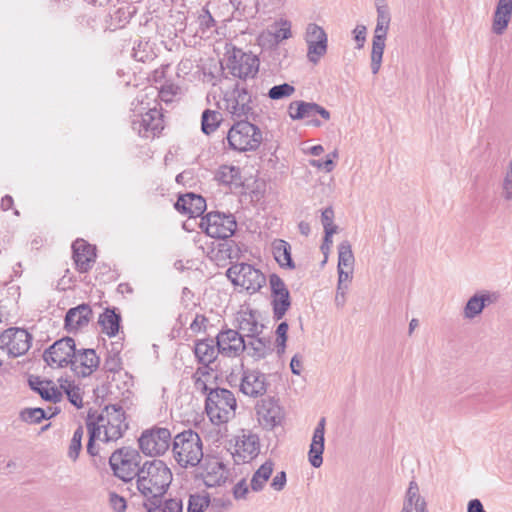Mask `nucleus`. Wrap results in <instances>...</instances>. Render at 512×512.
<instances>
[{
  "label": "nucleus",
  "mask_w": 512,
  "mask_h": 512,
  "mask_svg": "<svg viewBox=\"0 0 512 512\" xmlns=\"http://www.w3.org/2000/svg\"><path fill=\"white\" fill-rule=\"evenodd\" d=\"M220 355L228 358L240 356L247 348L244 337L234 329L221 330L216 336Z\"/></svg>",
  "instance_id": "nucleus-16"
},
{
  "label": "nucleus",
  "mask_w": 512,
  "mask_h": 512,
  "mask_svg": "<svg viewBox=\"0 0 512 512\" xmlns=\"http://www.w3.org/2000/svg\"><path fill=\"white\" fill-rule=\"evenodd\" d=\"M227 141L232 150L255 151L262 142V132L248 120H238L229 129Z\"/></svg>",
  "instance_id": "nucleus-5"
},
{
  "label": "nucleus",
  "mask_w": 512,
  "mask_h": 512,
  "mask_svg": "<svg viewBox=\"0 0 512 512\" xmlns=\"http://www.w3.org/2000/svg\"><path fill=\"white\" fill-rule=\"evenodd\" d=\"M246 346L249 349V355L256 360L265 358L273 351L271 340L266 337L256 336Z\"/></svg>",
  "instance_id": "nucleus-35"
},
{
  "label": "nucleus",
  "mask_w": 512,
  "mask_h": 512,
  "mask_svg": "<svg viewBox=\"0 0 512 512\" xmlns=\"http://www.w3.org/2000/svg\"><path fill=\"white\" fill-rule=\"evenodd\" d=\"M104 368L108 372H118L122 369V360L120 357V351L112 349L108 352L105 359Z\"/></svg>",
  "instance_id": "nucleus-49"
},
{
  "label": "nucleus",
  "mask_w": 512,
  "mask_h": 512,
  "mask_svg": "<svg viewBox=\"0 0 512 512\" xmlns=\"http://www.w3.org/2000/svg\"><path fill=\"white\" fill-rule=\"evenodd\" d=\"M172 481V472L161 460L145 461L137 477V489L150 502L161 498Z\"/></svg>",
  "instance_id": "nucleus-1"
},
{
  "label": "nucleus",
  "mask_w": 512,
  "mask_h": 512,
  "mask_svg": "<svg viewBox=\"0 0 512 512\" xmlns=\"http://www.w3.org/2000/svg\"><path fill=\"white\" fill-rule=\"evenodd\" d=\"M84 435V429L82 426H79L73 433V437L71 439L69 450H68V456L75 461L82 448V438Z\"/></svg>",
  "instance_id": "nucleus-47"
},
{
  "label": "nucleus",
  "mask_w": 512,
  "mask_h": 512,
  "mask_svg": "<svg viewBox=\"0 0 512 512\" xmlns=\"http://www.w3.org/2000/svg\"><path fill=\"white\" fill-rule=\"evenodd\" d=\"M141 460L142 457L136 449L122 447L111 454L109 465L116 477L124 482H129L138 477Z\"/></svg>",
  "instance_id": "nucleus-7"
},
{
  "label": "nucleus",
  "mask_w": 512,
  "mask_h": 512,
  "mask_svg": "<svg viewBox=\"0 0 512 512\" xmlns=\"http://www.w3.org/2000/svg\"><path fill=\"white\" fill-rule=\"evenodd\" d=\"M172 441L170 430L158 426L144 430L138 439L139 448L147 456L163 455L172 447Z\"/></svg>",
  "instance_id": "nucleus-9"
},
{
  "label": "nucleus",
  "mask_w": 512,
  "mask_h": 512,
  "mask_svg": "<svg viewBox=\"0 0 512 512\" xmlns=\"http://www.w3.org/2000/svg\"><path fill=\"white\" fill-rule=\"evenodd\" d=\"M199 25L203 30H209L215 26L216 22L208 10H205L198 18Z\"/></svg>",
  "instance_id": "nucleus-62"
},
{
  "label": "nucleus",
  "mask_w": 512,
  "mask_h": 512,
  "mask_svg": "<svg viewBox=\"0 0 512 512\" xmlns=\"http://www.w3.org/2000/svg\"><path fill=\"white\" fill-rule=\"evenodd\" d=\"M51 381H43L39 377H32L29 379V386L33 391H36L42 399L53 403L62 400V392L55 386H51Z\"/></svg>",
  "instance_id": "nucleus-29"
},
{
  "label": "nucleus",
  "mask_w": 512,
  "mask_h": 512,
  "mask_svg": "<svg viewBox=\"0 0 512 512\" xmlns=\"http://www.w3.org/2000/svg\"><path fill=\"white\" fill-rule=\"evenodd\" d=\"M367 29L364 25H357L353 30L354 39L357 42V48H362L366 40Z\"/></svg>",
  "instance_id": "nucleus-63"
},
{
  "label": "nucleus",
  "mask_w": 512,
  "mask_h": 512,
  "mask_svg": "<svg viewBox=\"0 0 512 512\" xmlns=\"http://www.w3.org/2000/svg\"><path fill=\"white\" fill-rule=\"evenodd\" d=\"M511 16L512 9L496 6L492 24V30L496 35H502L505 32L510 22Z\"/></svg>",
  "instance_id": "nucleus-38"
},
{
  "label": "nucleus",
  "mask_w": 512,
  "mask_h": 512,
  "mask_svg": "<svg viewBox=\"0 0 512 512\" xmlns=\"http://www.w3.org/2000/svg\"><path fill=\"white\" fill-rule=\"evenodd\" d=\"M215 180L225 186L238 188L242 185L241 171L239 167L222 165L215 173Z\"/></svg>",
  "instance_id": "nucleus-30"
},
{
  "label": "nucleus",
  "mask_w": 512,
  "mask_h": 512,
  "mask_svg": "<svg viewBox=\"0 0 512 512\" xmlns=\"http://www.w3.org/2000/svg\"><path fill=\"white\" fill-rule=\"evenodd\" d=\"M72 251L76 269L81 273L88 272L96 259L95 247L84 239H77L72 244Z\"/></svg>",
  "instance_id": "nucleus-20"
},
{
  "label": "nucleus",
  "mask_w": 512,
  "mask_h": 512,
  "mask_svg": "<svg viewBox=\"0 0 512 512\" xmlns=\"http://www.w3.org/2000/svg\"><path fill=\"white\" fill-rule=\"evenodd\" d=\"M147 512H182L183 502L180 498H170L163 503L160 498L144 503Z\"/></svg>",
  "instance_id": "nucleus-33"
},
{
  "label": "nucleus",
  "mask_w": 512,
  "mask_h": 512,
  "mask_svg": "<svg viewBox=\"0 0 512 512\" xmlns=\"http://www.w3.org/2000/svg\"><path fill=\"white\" fill-rule=\"evenodd\" d=\"M278 28L273 32V37L276 43L289 39L291 34V23L288 20L281 19L278 23Z\"/></svg>",
  "instance_id": "nucleus-50"
},
{
  "label": "nucleus",
  "mask_w": 512,
  "mask_h": 512,
  "mask_svg": "<svg viewBox=\"0 0 512 512\" xmlns=\"http://www.w3.org/2000/svg\"><path fill=\"white\" fill-rule=\"evenodd\" d=\"M201 477L207 487L220 486L227 479V469L219 459L207 457L203 463Z\"/></svg>",
  "instance_id": "nucleus-19"
},
{
  "label": "nucleus",
  "mask_w": 512,
  "mask_h": 512,
  "mask_svg": "<svg viewBox=\"0 0 512 512\" xmlns=\"http://www.w3.org/2000/svg\"><path fill=\"white\" fill-rule=\"evenodd\" d=\"M76 344L71 337H63L50 345L43 353V360L51 368H63L75 365Z\"/></svg>",
  "instance_id": "nucleus-11"
},
{
  "label": "nucleus",
  "mask_w": 512,
  "mask_h": 512,
  "mask_svg": "<svg viewBox=\"0 0 512 512\" xmlns=\"http://www.w3.org/2000/svg\"><path fill=\"white\" fill-rule=\"evenodd\" d=\"M259 65L260 61L256 55L241 49H233L227 60L230 74L240 80L254 78L259 71Z\"/></svg>",
  "instance_id": "nucleus-12"
},
{
  "label": "nucleus",
  "mask_w": 512,
  "mask_h": 512,
  "mask_svg": "<svg viewBox=\"0 0 512 512\" xmlns=\"http://www.w3.org/2000/svg\"><path fill=\"white\" fill-rule=\"evenodd\" d=\"M304 101H293L289 104L288 114L293 120H301L303 119V111H304Z\"/></svg>",
  "instance_id": "nucleus-57"
},
{
  "label": "nucleus",
  "mask_w": 512,
  "mask_h": 512,
  "mask_svg": "<svg viewBox=\"0 0 512 512\" xmlns=\"http://www.w3.org/2000/svg\"><path fill=\"white\" fill-rule=\"evenodd\" d=\"M272 253L274 259L282 268H295V263L291 256V246L287 241L275 239L272 243Z\"/></svg>",
  "instance_id": "nucleus-31"
},
{
  "label": "nucleus",
  "mask_w": 512,
  "mask_h": 512,
  "mask_svg": "<svg viewBox=\"0 0 512 512\" xmlns=\"http://www.w3.org/2000/svg\"><path fill=\"white\" fill-rule=\"evenodd\" d=\"M86 423H93L103 436V442L116 441L128 429L125 412L120 405H107L100 413L90 409Z\"/></svg>",
  "instance_id": "nucleus-2"
},
{
  "label": "nucleus",
  "mask_w": 512,
  "mask_h": 512,
  "mask_svg": "<svg viewBox=\"0 0 512 512\" xmlns=\"http://www.w3.org/2000/svg\"><path fill=\"white\" fill-rule=\"evenodd\" d=\"M222 115L218 111L206 109L201 116V130L204 134L210 135L220 125Z\"/></svg>",
  "instance_id": "nucleus-40"
},
{
  "label": "nucleus",
  "mask_w": 512,
  "mask_h": 512,
  "mask_svg": "<svg viewBox=\"0 0 512 512\" xmlns=\"http://www.w3.org/2000/svg\"><path fill=\"white\" fill-rule=\"evenodd\" d=\"M173 458L180 467H196L203 459V443L192 429L178 433L172 441Z\"/></svg>",
  "instance_id": "nucleus-3"
},
{
  "label": "nucleus",
  "mask_w": 512,
  "mask_h": 512,
  "mask_svg": "<svg viewBox=\"0 0 512 512\" xmlns=\"http://www.w3.org/2000/svg\"><path fill=\"white\" fill-rule=\"evenodd\" d=\"M260 450L259 438L255 434L243 435L236 442L235 462L246 463L254 459Z\"/></svg>",
  "instance_id": "nucleus-23"
},
{
  "label": "nucleus",
  "mask_w": 512,
  "mask_h": 512,
  "mask_svg": "<svg viewBox=\"0 0 512 512\" xmlns=\"http://www.w3.org/2000/svg\"><path fill=\"white\" fill-rule=\"evenodd\" d=\"M274 467L275 463L268 459L253 473L250 481V487L253 492H260L265 488L266 483L272 476Z\"/></svg>",
  "instance_id": "nucleus-32"
},
{
  "label": "nucleus",
  "mask_w": 512,
  "mask_h": 512,
  "mask_svg": "<svg viewBox=\"0 0 512 512\" xmlns=\"http://www.w3.org/2000/svg\"><path fill=\"white\" fill-rule=\"evenodd\" d=\"M287 477L285 471L278 472L270 483V486L275 491H282L286 485Z\"/></svg>",
  "instance_id": "nucleus-61"
},
{
  "label": "nucleus",
  "mask_w": 512,
  "mask_h": 512,
  "mask_svg": "<svg viewBox=\"0 0 512 512\" xmlns=\"http://www.w3.org/2000/svg\"><path fill=\"white\" fill-rule=\"evenodd\" d=\"M337 271H338V285L337 286H339V289H341V287H348V285L344 284V283L347 281L348 282L351 281L353 270L337 269Z\"/></svg>",
  "instance_id": "nucleus-64"
},
{
  "label": "nucleus",
  "mask_w": 512,
  "mask_h": 512,
  "mask_svg": "<svg viewBox=\"0 0 512 512\" xmlns=\"http://www.w3.org/2000/svg\"><path fill=\"white\" fill-rule=\"evenodd\" d=\"M237 321L238 329L244 332L246 337L254 338L263 332L264 325L258 321L256 311L249 310L241 312Z\"/></svg>",
  "instance_id": "nucleus-27"
},
{
  "label": "nucleus",
  "mask_w": 512,
  "mask_h": 512,
  "mask_svg": "<svg viewBox=\"0 0 512 512\" xmlns=\"http://www.w3.org/2000/svg\"><path fill=\"white\" fill-rule=\"evenodd\" d=\"M304 39L308 47V60L317 64L327 52L328 37L325 30L316 23H309L306 27Z\"/></svg>",
  "instance_id": "nucleus-15"
},
{
  "label": "nucleus",
  "mask_w": 512,
  "mask_h": 512,
  "mask_svg": "<svg viewBox=\"0 0 512 512\" xmlns=\"http://www.w3.org/2000/svg\"><path fill=\"white\" fill-rule=\"evenodd\" d=\"M490 301V296L488 294L473 295L464 307V317L467 319H473L483 311L486 303Z\"/></svg>",
  "instance_id": "nucleus-36"
},
{
  "label": "nucleus",
  "mask_w": 512,
  "mask_h": 512,
  "mask_svg": "<svg viewBox=\"0 0 512 512\" xmlns=\"http://www.w3.org/2000/svg\"><path fill=\"white\" fill-rule=\"evenodd\" d=\"M326 419L322 417L317 426L314 429L312 441L308 451L309 463L314 468H319L323 463V452H324V434H325Z\"/></svg>",
  "instance_id": "nucleus-22"
},
{
  "label": "nucleus",
  "mask_w": 512,
  "mask_h": 512,
  "mask_svg": "<svg viewBox=\"0 0 512 512\" xmlns=\"http://www.w3.org/2000/svg\"><path fill=\"white\" fill-rule=\"evenodd\" d=\"M403 508L415 512H429L426 500L420 495L419 486L416 481L412 480L409 483L408 489L405 493Z\"/></svg>",
  "instance_id": "nucleus-28"
},
{
  "label": "nucleus",
  "mask_w": 512,
  "mask_h": 512,
  "mask_svg": "<svg viewBox=\"0 0 512 512\" xmlns=\"http://www.w3.org/2000/svg\"><path fill=\"white\" fill-rule=\"evenodd\" d=\"M86 426L89 434V439L87 443V453L90 456L95 457L99 454V449L96 446L95 441H103V436L99 434L98 428L94 427L93 423H86Z\"/></svg>",
  "instance_id": "nucleus-46"
},
{
  "label": "nucleus",
  "mask_w": 512,
  "mask_h": 512,
  "mask_svg": "<svg viewBox=\"0 0 512 512\" xmlns=\"http://www.w3.org/2000/svg\"><path fill=\"white\" fill-rule=\"evenodd\" d=\"M502 194L505 200H512V160L509 163L508 170L502 184Z\"/></svg>",
  "instance_id": "nucleus-55"
},
{
  "label": "nucleus",
  "mask_w": 512,
  "mask_h": 512,
  "mask_svg": "<svg viewBox=\"0 0 512 512\" xmlns=\"http://www.w3.org/2000/svg\"><path fill=\"white\" fill-rule=\"evenodd\" d=\"M212 368H210V364L202 365L201 367L197 368L194 377H197L195 380V385L197 388H202L203 390L207 391L208 387L204 381L201 380L200 376L209 375Z\"/></svg>",
  "instance_id": "nucleus-60"
},
{
  "label": "nucleus",
  "mask_w": 512,
  "mask_h": 512,
  "mask_svg": "<svg viewBox=\"0 0 512 512\" xmlns=\"http://www.w3.org/2000/svg\"><path fill=\"white\" fill-rule=\"evenodd\" d=\"M180 88L173 83H164L159 90V96L164 102H171L173 97L178 94Z\"/></svg>",
  "instance_id": "nucleus-52"
},
{
  "label": "nucleus",
  "mask_w": 512,
  "mask_h": 512,
  "mask_svg": "<svg viewBox=\"0 0 512 512\" xmlns=\"http://www.w3.org/2000/svg\"><path fill=\"white\" fill-rule=\"evenodd\" d=\"M132 129L143 138H154L164 128L163 116L156 107L150 108L146 113L137 115L132 120Z\"/></svg>",
  "instance_id": "nucleus-14"
},
{
  "label": "nucleus",
  "mask_w": 512,
  "mask_h": 512,
  "mask_svg": "<svg viewBox=\"0 0 512 512\" xmlns=\"http://www.w3.org/2000/svg\"><path fill=\"white\" fill-rule=\"evenodd\" d=\"M200 228L211 238L227 239L234 235L237 222L232 214L213 211L201 218Z\"/></svg>",
  "instance_id": "nucleus-10"
},
{
  "label": "nucleus",
  "mask_w": 512,
  "mask_h": 512,
  "mask_svg": "<svg viewBox=\"0 0 512 512\" xmlns=\"http://www.w3.org/2000/svg\"><path fill=\"white\" fill-rule=\"evenodd\" d=\"M266 375L259 370L244 369L241 376L240 391L249 397L263 396L267 391Z\"/></svg>",
  "instance_id": "nucleus-17"
},
{
  "label": "nucleus",
  "mask_w": 512,
  "mask_h": 512,
  "mask_svg": "<svg viewBox=\"0 0 512 512\" xmlns=\"http://www.w3.org/2000/svg\"><path fill=\"white\" fill-rule=\"evenodd\" d=\"M384 49L385 41H382L378 36L373 37L371 51V71L374 75L377 74L380 70Z\"/></svg>",
  "instance_id": "nucleus-42"
},
{
  "label": "nucleus",
  "mask_w": 512,
  "mask_h": 512,
  "mask_svg": "<svg viewBox=\"0 0 512 512\" xmlns=\"http://www.w3.org/2000/svg\"><path fill=\"white\" fill-rule=\"evenodd\" d=\"M225 110L234 120H249L255 116V104L251 93L237 82L231 90L224 93Z\"/></svg>",
  "instance_id": "nucleus-6"
},
{
  "label": "nucleus",
  "mask_w": 512,
  "mask_h": 512,
  "mask_svg": "<svg viewBox=\"0 0 512 512\" xmlns=\"http://www.w3.org/2000/svg\"><path fill=\"white\" fill-rule=\"evenodd\" d=\"M175 209L190 217H198L206 210V201L201 195L187 193L177 199Z\"/></svg>",
  "instance_id": "nucleus-24"
},
{
  "label": "nucleus",
  "mask_w": 512,
  "mask_h": 512,
  "mask_svg": "<svg viewBox=\"0 0 512 512\" xmlns=\"http://www.w3.org/2000/svg\"><path fill=\"white\" fill-rule=\"evenodd\" d=\"M390 12L386 4H377V24L379 25H390Z\"/></svg>",
  "instance_id": "nucleus-59"
},
{
  "label": "nucleus",
  "mask_w": 512,
  "mask_h": 512,
  "mask_svg": "<svg viewBox=\"0 0 512 512\" xmlns=\"http://www.w3.org/2000/svg\"><path fill=\"white\" fill-rule=\"evenodd\" d=\"M75 365L71 370L80 377L90 376L99 366L100 358L94 349H80L75 351L73 359Z\"/></svg>",
  "instance_id": "nucleus-21"
},
{
  "label": "nucleus",
  "mask_w": 512,
  "mask_h": 512,
  "mask_svg": "<svg viewBox=\"0 0 512 512\" xmlns=\"http://www.w3.org/2000/svg\"><path fill=\"white\" fill-rule=\"evenodd\" d=\"M92 316V309L88 304H80L70 308L65 316V329L68 332L77 331L88 325Z\"/></svg>",
  "instance_id": "nucleus-25"
},
{
  "label": "nucleus",
  "mask_w": 512,
  "mask_h": 512,
  "mask_svg": "<svg viewBox=\"0 0 512 512\" xmlns=\"http://www.w3.org/2000/svg\"><path fill=\"white\" fill-rule=\"evenodd\" d=\"M236 407V398L230 390L225 388L210 389L205 401V410L213 423L228 422L235 416Z\"/></svg>",
  "instance_id": "nucleus-4"
},
{
  "label": "nucleus",
  "mask_w": 512,
  "mask_h": 512,
  "mask_svg": "<svg viewBox=\"0 0 512 512\" xmlns=\"http://www.w3.org/2000/svg\"><path fill=\"white\" fill-rule=\"evenodd\" d=\"M355 258L349 241H342L338 246L337 269L353 270Z\"/></svg>",
  "instance_id": "nucleus-41"
},
{
  "label": "nucleus",
  "mask_w": 512,
  "mask_h": 512,
  "mask_svg": "<svg viewBox=\"0 0 512 512\" xmlns=\"http://www.w3.org/2000/svg\"><path fill=\"white\" fill-rule=\"evenodd\" d=\"M273 318L275 320H281L289 308L291 307V298L289 290H285V293H279V295L271 296Z\"/></svg>",
  "instance_id": "nucleus-37"
},
{
  "label": "nucleus",
  "mask_w": 512,
  "mask_h": 512,
  "mask_svg": "<svg viewBox=\"0 0 512 512\" xmlns=\"http://www.w3.org/2000/svg\"><path fill=\"white\" fill-rule=\"evenodd\" d=\"M19 417L22 421L31 424H38L47 418L42 408H25L20 412Z\"/></svg>",
  "instance_id": "nucleus-45"
},
{
  "label": "nucleus",
  "mask_w": 512,
  "mask_h": 512,
  "mask_svg": "<svg viewBox=\"0 0 512 512\" xmlns=\"http://www.w3.org/2000/svg\"><path fill=\"white\" fill-rule=\"evenodd\" d=\"M227 277L235 286H241L249 294H254L265 285V275L247 263H236L228 268Z\"/></svg>",
  "instance_id": "nucleus-8"
},
{
  "label": "nucleus",
  "mask_w": 512,
  "mask_h": 512,
  "mask_svg": "<svg viewBox=\"0 0 512 512\" xmlns=\"http://www.w3.org/2000/svg\"><path fill=\"white\" fill-rule=\"evenodd\" d=\"M194 355L201 365L212 364L220 354L219 348L216 345V339L205 338L196 340L194 349Z\"/></svg>",
  "instance_id": "nucleus-26"
},
{
  "label": "nucleus",
  "mask_w": 512,
  "mask_h": 512,
  "mask_svg": "<svg viewBox=\"0 0 512 512\" xmlns=\"http://www.w3.org/2000/svg\"><path fill=\"white\" fill-rule=\"evenodd\" d=\"M269 285L271 289V296L279 295V293H285V290H288L284 281L277 274H271L269 276Z\"/></svg>",
  "instance_id": "nucleus-54"
},
{
  "label": "nucleus",
  "mask_w": 512,
  "mask_h": 512,
  "mask_svg": "<svg viewBox=\"0 0 512 512\" xmlns=\"http://www.w3.org/2000/svg\"><path fill=\"white\" fill-rule=\"evenodd\" d=\"M208 324V318L203 314H196L194 320L190 324V330L193 333H199L206 331Z\"/></svg>",
  "instance_id": "nucleus-58"
},
{
  "label": "nucleus",
  "mask_w": 512,
  "mask_h": 512,
  "mask_svg": "<svg viewBox=\"0 0 512 512\" xmlns=\"http://www.w3.org/2000/svg\"><path fill=\"white\" fill-rule=\"evenodd\" d=\"M210 504V497L208 494L200 495L194 494L190 495L188 501L187 512H204L206 508H208Z\"/></svg>",
  "instance_id": "nucleus-44"
},
{
  "label": "nucleus",
  "mask_w": 512,
  "mask_h": 512,
  "mask_svg": "<svg viewBox=\"0 0 512 512\" xmlns=\"http://www.w3.org/2000/svg\"><path fill=\"white\" fill-rule=\"evenodd\" d=\"M249 492V485L245 479H241L237 482L232 489L233 496L236 500H245Z\"/></svg>",
  "instance_id": "nucleus-56"
},
{
  "label": "nucleus",
  "mask_w": 512,
  "mask_h": 512,
  "mask_svg": "<svg viewBox=\"0 0 512 512\" xmlns=\"http://www.w3.org/2000/svg\"><path fill=\"white\" fill-rule=\"evenodd\" d=\"M257 415L260 424L265 429H273L283 419V412L277 401L272 398L262 400L257 405Z\"/></svg>",
  "instance_id": "nucleus-18"
},
{
  "label": "nucleus",
  "mask_w": 512,
  "mask_h": 512,
  "mask_svg": "<svg viewBox=\"0 0 512 512\" xmlns=\"http://www.w3.org/2000/svg\"><path fill=\"white\" fill-rule=\"evenodd\" d=\"M295 92V87L288 84L283 83L280 85H275L271 87L268 91V97L272 100H280L284 98H288L293 95Z\"/></svg>",
  "instance_id": "nucleus-48"
},
{
  "label": "nucleus",
  "mask_w": 512,
  "mask_h": 512,
  "mask_svg": "<svg viewBox=\"0 0 512 512\" xmlns=\"http://www.w3.org/2000/svg\"><path fill=\"white\" fill-rule=\"evenodd\" d=\"M60 389L65 392L67 398L71 404H73L76 408H81L83 406V398L81 388L76 385L73 381L68 379H59Z\"/></svg>",
  "instance_id": "nucleus-39"
},
{
  "label": "nucleus",
  "mask_w": 512,
  "mask_h": 512,
  "mask_svg": "<svg viewBox=\"0 0 512 512\" xmlns=\"http://www.w3.org/2000/svg\"><path fill=\"white\" fill-rule=\"evenodd\" d=\"M108 502L114 512H125L127 509L126 499L116 492L109 493Z\"/></svg>",
  "instance_id": "nucleus-51"
},
{
  "label": "nucleus",
  "mask_w": 512,
  "mask_h": 512,
  "mask_svg": "<svg viewBox=\"0 0 512 512\" xmlns=\"http://www.w3.org/2000/svg\"><path fill=\"white\" fill-rule=\"evenodd\" d=\"M337 157H338V153L335 150L332 153L327 155L326 160H324V161H322V160H311L310 164L312 166H314V167L319 168V169H323L326 172H331L334 169V166H335L333 159L337 158Z\"/></svg>",
  "instance_id": "nucleus-53"
},
{
  "label": "nucleus",
  "mask_w": 512,
  "mask_h": 512,
  "mask_svg": "<svg viewBox=\"0 0 512 512\" xmlns=\"http://www.w3.org/2000/svg\"><path fill=\"white\" fill-rule=\"evenodd\" d=\"M334 211L332 207H327L322 211L321 222L325 232V242L332 243V236L337 232V226L333 224Z\"/></svg>",
  "instance_id": "nucleus-43"
},
{
  "label": "nucleus",
  "mask_w": 512,
  "mask_h": 512,
  "mask_svg": "<svg viewBox=\"0 0 512 512\" xmlns=\"http://www.w3.org/2000/svg\"><path fill=\"white\" fill-rule=\"evenodd\" d=\"M121 316L114 309L107 308L99 317V324L102 326V332L109 337L115 336L120 328Z\"/></svg>",
  "instance_id": "nucleus-34"
},
{
  "label": "nucleus",
  "mask_w": 512,
  "mask_h": 512,
  "mask_svg": "<svg viewBox=\"0 0 512 512\" xmlns=\"http://www.w3.org/2000/svg\"><path fill=\"white\" fill-rule=\"evenodd\" d=\"M31 335L22 328H9L0 335V348L12 357L25 354L31 346Z\"/></svg>",
  "instance_id": "nucleus-13"
}]
</instances>
